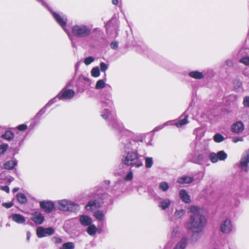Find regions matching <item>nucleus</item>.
I'll list each match as a JSON object with an SVG mask.
<instances>
[{
	"mask_svg": "<svg viewBox=\"0 0 249 249\" xmlns=\"http://www.w3.org/2000/svg\"><path fill=\"white\" fill-rule=\"evenodd\" d=\"M179 230L178 228H175L173 230L172 233V237H176V235L178 233Z\"/></svg>",
	"mask_w": 249,
	"mask_h": 249,
	"instance_id": "48",
	"label": "nucleus"
},
{
	"mask_svg": "<svg viewBox=\"0 0 249 249\" xmlns=\"http://www.w3.org/2000/svg\"><path fill=\"white\" fill-rule=\"evenodd\" d=\"M8 145L7 143H3L0 145V155L3 154L7 150Z\"/></svg>",
	"mask_w": 249,
	"mask_h": 249,
	"instance_id": "36",
	"label": "nucleus"
},
{
	"mask_svg": "<svg viewBox=\"0 0 249 249\" xmlns=\"http://www.w3.org/2000/svg\"><path fill=\"white\" fill-rule=\"evenodd\" d=\"M112 3L114 5H117L118 3V0H112Z\"/></svg>",
	"mask_w": 249,
	"mask_h": 249,
	"instance_id": "54",
	"label": "nucleus"
},
{
	"mask_svg": "<svg viewBox=\"0 0 249 249\" xmlns=\"http://www.w3.org/2000/svg\"><path fill=\"white\" fill-rule=\"evenodd\" d=\"M209 159L213 163L216 162L218 160L217 154L214 153H212L210 154Z\"/></svg>",
	"mask_w": 249,
	"mask_h": 249,
	"instance_id": "35",
	"label": "nucleus"
},
{
	"mask_svg": "<svg viewBox=\"0 0 249 249\" xmlns=\"http://www.w3.org/2000/svg\"><path fill=\"white\" fill-rule=\"evenodd\" d=\"M75 95V92L72 89H63L57 95L59 99L68 100L72 98Z\"/></svg>",
	"mask_w": 249,
	"mask_h": 249,
	"instance_id": "6",
	"label": "nucleus"
},
{
	"mask_svg": "<svg viewBox=\"0 0 249 249\" xmlns=\"http://www.w3.org/2000/svg\"><path fill=\"white\" fill-rule=\"evenodd\" d=\"M17 128L19 131H24L27 129V126L26 124H22L19 125L17 127Z\"/></svg>",
	"mask_w": 249,
	"mask_h": 249,
	"instance_id": "42",
	"label": "nucleus"
},
{
	"mask_svg": "<svg viewBox=\"0 0 249 249\" xmlns=\"http://www.w3.org/2000/svg\"><path fill=\"white\" fill-rule=\"evenodd\" d=\"M105 87V83L103 80H98L95 85V88L96 89H101Z\"/></svg>",
	"mask_w": 249,
	"mask_h": 249,
	"instance_id": "32",
	"label": "nucleus"
},
{
	"mask_svg": "<svg viewBox=\"0 0 249 249\" xmlns=\"http://www.w3.org/2000/svg\"><path fill=\"white\" fill-rule=\"evenodd\" d=\"M239 62L246 65V66H249V57H244L239 60Z\"/></svg>",
	"mask_w": 249,
	"mask_h": 249,
	"instance_id": "38",
	"label": "nucleus"
},
{
	"mask_svg": "<svg viewBox=\"0 0 249 249\" xmlns=\"http://www.w3.org/2000/svg\"><path fill=\"white\" fill-rule=\"evenodd\" d=\"M171 202L168 199H161L159 207L162 210H165L170 205Z\"/></svg>",
	"mask_w": 249,
	"mask_h": 249,
	"instance_id": "21",
	"label": "nucleus"
},
{
	"mask_svg": "<svg viewBox=\"0 0 249 249\" xmlns=\"http://www.w3.org/2000/svg\"><path fill=\"white\" fill-rule=\"evenodd\" d=\"M138 189H137V191L140 192V191H145V188H143V187H142V188H137Z\"/></svg>",
	"mask_w": 249,
	"mask_h": 249,
	"instance_id": "53",
	"label": "nucleus"
},
{
	"mask_svg": "<svg viewBox=\"0 0 249 249\" xmlns=\"http://www.w3.org/2000/svg\"><path fill=\"white\" fill-rule=\"evenodd\" d=\"M218 160H224L227 158V154L224 151H220L216 154Z\"/></svg>",
	"mask_w": 249,
	"mask_h": 249,
	"instance_id": "28",
	"label": "nucleus"
},
{
	"mask_svg": "<svg viewBox=\"0 0 249 249\" xmlns=\"http://www.w3.org/2000/svg\"><path fill=\"white\" fill-rule=\"evenodd\" d=\"M80 221L82 225L86 226L89 225L91 223V218L87 215L81 216Z\"/></svg>",
	"mask_w": 249,
	"mask_h": 249,
	"instance_id": "17",
	"label": "nucleus"
},
{
	"mask_svg": "<svg viewBox=\"0 0 249 249\" xmlns=\"http://www.w3.org/2000/svg\"><path fill=\"white\" fill-rule=\"evenodd\" d=\"M232 229V226L230 219H226L221 223L220 230L222 232L224 233H230Z\"/></svg>",
	"mask_w": 249,
	"mask_h": 249,
	"instance_id": "10",
	"label": "nucleus"
},
{
	"mask_svg": "<svg viewBox=\"0 0 249 249\" xmlns=\"http://www.w3.org/2000/svg\"><path fill=\"white\" fill-rule=\"evenodd\" d=\"M30 235H31L30 232H28L27 234V239L28 240H29L30 237Z\"/></svg>",
	"mask_w": 249,
	"mask_h": 249,
	"instance_id": "58",
	"label": "nucleus"
},
{
	"mask_svg": "<svg viewBox=\"0 0 249 249\" xmlns=\"http://www.w3.org/2000/svg\"><path fill=\"white\" fill-rule=\"evenodd\" d=\"M133 178V175L131 172H129L125 177V179L128 180H131Z\"/></svg>",
	"mask_w": 249,
	"mask_h": 249,
	"instance_id": "46",
	"label": "nucleus"
},
{
	"mask_svg": "<svg viewBox=\"0 0 249 249\" xmlns=\"http://www.w3.org/2000/svg\"><path fill=\"white\" fill-rule=\"evenodd\" d=\"M32 220L36 224L41 225L44 221V216L39 212H35L32 214Z\"/></svg>",
	"mask_w": 249,
	"mask_h": 249,
	"instance_id": "11",
	"label": "nucleus"
},
{
	"mask_svg": "<svg viewBox=\"0 0 249 249\" xmlns=\"http://www.w3.org/2000/svg\"><path fill=\"white\" fill-rule=\"evenodd\" d=\"M235 88H239L242 86V83L239 80H236L233 83Z\"/></svg>",
	"mask_w": 249,
	"mask_h": 249,
	"instance_id": "44",
	"label": "nucleus"
},
{
	"mask_svg": "<svg viewBox=\"0 0 249 249\" xmlns=\"http://www.w3.org/2000/svg\"><path fill=\"white\" fill-rule=\"evenodd\" d=\"M94 216L97 219L100 221H102L104 219V215L102 211H97L94 213Z\"/></svg>",
	"mask_w": 249,
	"mask_h": 249,
	"instance_id": "27",
	"label": "nucleus"
},
{
	"mask_svg": "<svg viewBox=\"0 0 249 249\" xmlns=\"http://www.w3.org/2000/svg\"><path fill=\"white\" fill-rule=\"evenodd\" d=\"M213 139L216 142H220L224 140V137L221 134L217 133L214 135Z\"/></svg>",
	"mask_w": 249,
	"mask_h": 249,
	"instance_id": "26",
	"label": "nucleus"
},
{
	"mask_svg": "<svg viewBox=\"0 0 249 249\" xmlns=\"http://www.w3.org/2000/svg\"><path fill=\"white\" fill-rule=\"evenodd\" d=\"M74 248V244L72 242H67L63 244L59 249H73Z\"/></svg>",
	"mask_w": 249,
	"mask_h": 249,
	"instance_id": "25",
	"label": "nucleus"
},
{
	"mask_svg": "<svg viewBox=\"0 0 249 249\" xmlns=\"http://www.w3.org/2000/svg\"><path fill=\"white\" fill-rule=\"evenodd\" d=\"M187 239L185 237L182 238L180 241L178 243L173 249H184L186 246Z\"/></svg>",
	"mask_w": 249,
	"mask_h": 249,
	"instance_id": "20",
	"label": "nucleus"
},
{
	"mask_svg": "<svg viewBox=\"0 0 249 249\" xmlns=\"http://www.w3.org/2000/svg\"><path fill=\"white\" fill-rule=\"evenodd\" d=\"M54 203L51 201H42L40 202V207L46 213H50L55 208Z\"/></svg>",
	"mask_w": 249,
	"mask_h": 249,
	"instance_id": "8",
	"label": "nucleus"
},
{
	"mask_svg": "<svg viewBox=\"0 0 249 249\" xmlns=\"http://www.w3.org/2000/svg\"><path fill=\"white\" fill-rule=\"evenodd\" d=\"M153 163L152 158L146 157L145 158V167L146 168H150Z\"/></svg>",
	"mask_w": 249,
	"mask_h": 249,
	"instance_id": "34",
	"label": "nucleus"
},
{
	"mask_svg": "<svg viewBox=\"0 0 249 249\" xmlns=\"http://www.w3.org/2000/svg\"><path fill=\"white\" fill-rule=\"evenodd\" d=\"M197 159L200 160H202L203 159V155L202 154L198 155Z\"/></svg>",
	"mask_w": 249,
	"mask_h": 249,
	"instance_id": "55",
	"label": "nucleus"
},
{
	"mask_svg": "<svg viewBox=\"0 0 249 249\" xmlns=\"http://www.w3.org/2000/svg\"><path fill=\"white\" fill-rule=\"evenodd\" d=\"M52 15L56 22L64 28L67 24V19H65L58 14L55 12L52 13Z\"/></svg>",
	"mask_w": 249,
	"mask_h": 249,
	"instance_id": "12",
	"label": "nucleus"
},
{
	"mask_svg": "<svg viewBox=\"0 0 249 249\" xmlns=\"http://www.w3.org/2000/svg\"><path fill=\"white\" fill-rule=\"evenodd\" d=\"M100 70L105 72L107 69V65L104 62H101L100 64Z\"/></svg>",
	"mask_w": 249,
	"mask_h": 249,
	"instance_id": "39",
	"label": "nucleus"
},
{
	"mask_svg": "<svg viewBox=\"0 0 249 249\" xmlns=\"http://www.w3.org/2000/svg\"><path fill=\"white\" fill-rule=\"evenodd\" d=\"M18 191V188H14L13 189V192L15 193Z\"/></svg>",
	"mask_w": 249,
	"mask_h": 249,
	"instance_id": "60",
	"label": "nucleus"
},
{
	"mask_svg": "<svg viewBox=\"0 0 249 249\" xmlns=\"http://www.w3.org/2000/svg\"><path fill=\"white\" fill-rule=\"evenodd\" d=\"M194 180L193 177L189 176H183L178 178V182L181 184L190 183L192 182Z\"/></svg>",
	"mask_w": 249,
	"mask_h": 249,
	"instance_id": "13",
	"label": "nucleus"
},
{
	"mask_svg": "<svg viewBox=\"0 0 249 249\" xmlns=\"http://www.w3.org/2000/svg\"><path fill=\"white\" fill-rule=\"evenodd\" d=\"M182 117L184 118L178 120L176 123L175 125L178 127H180L188 123V115L187 114L184 113L180 117V118Z\"/></svg>",
	"mask_w": 249,
	"mask_h": 249,
	"instance_id": "15",
	"label": "nucleus"
},
{
	"mask_svg": "<svg viewBox=\"0 0 249 249\" xmlns=\"http://www.w3.org/2000/svg\"><path fill=\"white\" fill-rule=\"evenodd\" d=\"M17 197L18 201L20 203H25L27 202V198L24 194L18 193L17 195Z\"/></svg>",
	"mask_w": 249,
	"mask_h": 249,
	"instance_id": "24",
	"label": "nucleus"
},
{
	"mask_svg": "<svg viewBox=\"0 0 249 249\" xmlns=\"http://www.w3.org/2000/svg\"><path fill=\"white\" fill-rule=\"evenodd\" d=\"M172 246V244H170V242H169L168 243H167L166 246H165V248H170Z\"/></svg>",
	"mask_w": 249,
	"mask_h": 249,
	"instance_id": "57",
	"label": "nucleus"
},
{
	"mask_svg": "<svg viewBox=\"0 0 249 249\" xmlns=\"http://www.w3.org/2000/svg\"><path fill=\"white\" fill-rule=\"evenodd\" d=\"M17 162L15 160H9L4 163V166L5 169L7 170H11L17 165Z\"/></svg>",
	"mask_w": 249,
	"mask_h": 249,
	"instance_id": "23",
	"label": "nucleus"
},
{
	"mask_svg": "<svg viewBox=\"0 0 249 249\" xmlns=\"http://www.w3.org/2000/svg\"><path fill=\"white\" fill-rule=\"evenodd\" d=\"M243 141V138L241 137H239L238 138L234 139L233 140V142L234 143H236L239 141Z\"/></svg>",
	"mask_w": 249,
	"mask_h": 249,
	"instance_id": "51",
	"label": "nucleus"
},
{
	"mask_svg": "<svg viewBox=\"0 0 249 249\" xmlns=\"http://www.w3.org/2000/svg\"><path fill=\"white\" fill-rule=\"evenodd\" d=\"M110 47L114 50L117 49L118 47V43L117 41H113L110 44Z\"/></svg>",
	"mask_w": 249,
	"mask_h": 249,
	"instance_id": "43",
	"label": "nucleus"
},
{
	"mask_svg": "<svg viewBox=\"0 0 249 249\" xmlns=\"http://www.w3.org/2000/svg\"><path fill=\"white\" fill-rule=\"evenodd\" d=\"M13 220L18 223V224H22L24 223L26 220L24 216L19 214H15L12 216Z\"/></svg>",
	"mask_w": 249,
	"mask_h": 249,
	"instance_id": "18",
	"label": "nucleus"
},
{
	"mask_svg": "<svg viewBox=\"0 0 249 249\" xmlns=\"http://www.w3.org/2000/svg\"><path fill=\"white\" fill-rule=\"evenodd\" d=\"M87 229V232L90 235H94L96 232L97 229L94 225H89Z\"/></svg>",
	"mask_w": 249,
	"mask_h": 249,
	"instance_id": "29",
	"label": "nucleus"
},
{
	"mask_svg": "<svg viewBox=\"0 0 249 249\" xmlns=\"http://www.w3.org/2000/svg\"><path fill=\"white\" fill-rule=\"evenodd\" d=\"M100 206V203L96 200L90 201L86 206V209L88 210H93L99 208Z\"/></svg>",
	"mask_w": 249,
	"mask_h": 249,
	"instance_id": "16",
	"label": "nucleus"
},
{
	"mask_svg": "<svg viewBox=\"0 0 249 249\" xmlns=\"http://www.w3.org/2000/svg\"><path fill=\"white\" fill-rule=\"evenodd\" d=\"M71 33L75 36L78 37H84L90 35L91 34V30L86 25H76L72 27Z\"/></svg>",
	"mask_w": 249,
	"mask_h": 249,
	"instance_id": "3",
	"label": "nucleus"
},
{
	"mask_svg": "<svg viewBox=\"0 0 249 249\" xmlns=\"http://www.w3.org/2000/svg\"><path fill=\"white\" fill-rule=\"evenodd\" d=\"M249 163V150L246 152L245 154H244L240 160V167L242 170H244L247 172L249 170L248 169V163Z\"/></svg>",
	"mask_w": 249,
	"mask_h": 249,
	"instance_id": "7",
	"label": "nucleus"
},
{
	"mask_svg": "<svg viewBox=\"0 0 249 249\" xmlns=\"http://www.w3.org/2000/svg\"><path fill=\"white\" fill-rule=\"evenodd\" d=\"M94 60V58L92 56H89L86 57L84 61V63L86 65H89Z\"/></svg>",
	"mask_w": 249,
	"mask_h": 249,
	"instance_id": "37",
	"label": "nucleus"
},
{
	"mask_svg": "<svg viewBox=\"0 0 249 249\" xmlns=\"http://www.w3.org/2000/svg\"><path fill=\"white\" fill-rule=\"evenodd\" d=\"M180 197L185 203H189L191 202L190 196L185 190H181L179 192Z\"/></svg>",
	"mask_w": 249,
	"mask_h": 249,
	"instance_id": "14",
	"label": "nucleus"
},
{
	"mask_svg": "<svg viewBox=\"0 0 249 249\" xmlns=\"http://www.w3.org/2000/svg\"><path fill=\"white\" fill-rule=\"evenodd\" d=\"M226 64L228 67H231L233 65V62L232 60L228 59L226 61Z\"/></svg>",
	"mask_w": 249,
	"mask_h": 249,
	"instance_id": "49",
	"label": "nucleus"
},
{
	"mask_svg": "<svg viewBox=\"0 0 249 249\" xmlns=\"http://www.w3.org/2000/svg\"><path fill=\"white\" fill-rule=\"evenodd\" d=\"M206 220L202 214H192L187 224L188 229L193 231L192 238L196 241L201 236Z\"/></svg>",
	"mask_w": 249,
	"mask_h": 249,
	"instance_id": "1",
	"label": "nucleus"
},
{
	"mask_svg": "<svg viewBox=\"0 0 249 249\" xmlns=\"http://www.w3.org/2000/svg\"><path fill=\"white\" fill-rule=\"evenodd\" d=\"M2 206L6 208H10L13 206V203L12 202H8V203H3L2 204Z\"/></svg>",
	"mask_w": 249,
	"mask_h": 249,
	"instance_id": "45",
	"label": "nucleus"
},
{
	"mask_svg": "<svg viewBox=\"0 0 249 249\" xmlns=\"http://www.w3.org/2000/svg\"><path fill=\"white\" fill-rule=\"evenodd\" d=\"M58 204L59 209L63 211L74 212L79 209V206L77 204L66 199L58 201Z\"/></svg>",
	"mask_w": 249,
	"mask_h": 249,
	"instance_id": "4",
	"label": "nucleus"
},
{
	"mask_svg": "<svg viewBox=\"0 0 249 249\" xmlns=\"http://www.w3.org/2000/svg\"><path fill=\"white\" fill-rule=\"evenodd\" d=\"M243 105L245 107H249V96H246L243 100Z\"/></svg>",
	"mask_w": 249,
	"mask_h": 249,
	"instance_id": "40",
	"label": "nucleus"
},
{
	"mask_svg": "<svg viewBox=\"0 0 249 249\" xmlns=\"http://www.w3.org/2000/svg\"><path fill=\"white\" fill-rule=\"evenodd\" d=\"M14 134L13 132L10 130H7L5 132L4 134L1 136V138L3 139L10 141L13 139Z\"/></svg>",
	"mask_w": 249,
	"mask_h": 249,
	"instance_id": "22",
	"label": "nucleus"
},
{
	"mask_svg": "<svg viewBox=\"0 0 249 249\" xmlns=\"http://www.w3.org/2000/svg\"><path fill=\"white\" fill-rule=\"evenodd\" d=\"M189 210L190 212H191L193 213V214H200L199 213V208L197 206H191L190 207Z\"/></svg>",
	"mask_w": 249,
	"mask_h": 249,
	"instance_id": "33",
	"label": "nucleus"
},
{
	"mask_svg": "<svg viewBox=\"0 0 249 249\" xmlns=\"http://www.w3.org/2000/svg\"><path fill=\"white\" fill-rule=\"evenodd\" d=\"M159 187H169L168 184L166 182H162L160 184Z\"/></svg>",
	"mask_w": 249,
	"mask_h": 249,
	"instance_id": "50",
	"label": "nucleus"
},
{
	"mask_svg": "<svg viewBox=\"0 0 249 249\" xmlns=\"http://www.w3.org/2000/svg\"><path fill=\"white\" fill-rule=\"evenodd\" d=\"M54 233V230L53 228H43L39 227L36 229V235L39 238H42L47 235H51Z\"/></svg>",
	"mask_w": 249,
	"mask_h": 249,
	"instance_id": "5",
	"label": "nucleus"
},
{
	"mask_svg": "<svg viewBox=\"0 0 249 249\" xmlns=\"http://www.w3.org/2000/svg\"><path fill=\"white\" fill-rule=\"evenodd\" d=\"M169 188H159V189L160 191L162 192H166L167 191Z\"/></svg>",
	"mask_w": 249,
	"mask_h": 249,
	"instance_id": "52",
	"label": "nucleus"
},
{
	"mask_svg": "<svg viewBox=\"0 0 249 249\" xmlns=\"http://www.w3.org/2000/svg\"><path fill=\"white\" fill-rule=\"evenodd\" d=\"M53 242L56 244H59L62 242V239L58 237H53Z\"/></svg>",
	"mask_w": 249,
	"mask_h": 249,
	"instance_id": "47",
	"label": "nucleus"
},
{
	"mask_svg": "<svg viewBox=\"0 0 249 249\" xmlns=\"http://www.w3.org/2000/svg\"><path fill=\"white\" fill-rule=\"evenodd\" d=\"M1 189L7 193L9 192V188H1Z\"/></svg>",
	"mask_w": 249,
	"mask_h": 249,
	"instance_id": "56",
	"label": "nucleus"
},
{
	"mask_svg": "<svg viewBox=\"0 0 249 249\" xmlns=\"http://www.w3.org/2000/svg\"><path fill=\"white\" fill-rule=\"evenodd\" d=\"M185 214V211L184 210H176L175 215L178 218H180Z\"/></svg>",
	"mask_w": 249,
	"mask_h": 249,
	"instance_id": "31",
	"label": "nucleus"
},
{
	"mask_svg": "<svg viewBox=\"0 0 249 249\" xmlns=\"http://www.w3.org/2000/svg\"><path fill=\"white\" fill-rule=\"evenodd\" d=\"M91 75L94 77H97L100 75V72L98 67L93 68L91 71Z\"/></svg>",
	"mask_w": 249,
	"mask_h": 249,
	"instance_id": "30",
	"label": "nucleus"
},
{
	"mask_svg": "<svg viewBox=\"0 0 249 249\" xmlns=\"http://www.w3.org/2000/svg\"><path fill=\"white\" fill-rule=\"evenodd\" d=\"M102 116L105 119H107V118H108L107 116V115H105V114L102 115Z\"/></svg>",
	"mask_w": 249,
	"mask_h": 249,
	"instance_id": "59",
	"label": "nucleus"
},
{
	"mask_svg": "<svg viewBox=\"0 0 249 249\" xmlns=\"http://www.w3.org/2000/svg\"><path fill=\"white\" fill-rule=\"evenodd\" d=\"M189 75L194 79H201L204 77L202 72L198 71H192L189 73Z\"/></svg>",
	"mask_w": 249,
	"mask_h": 249,
	"instance_id": "19",
	"label": "nucleus"
},
{
	"mask_svg": "<svg viewBox=\"0 0 249 249\" xmlns=\"http://www.w3.org/2000/svg\"><path fill=\"white\" fill-rule=\"evenodd\" d=\"M148 192L149 194V195L155 199L158 198L159 196L154 192H153L151 189L148 190Z\"/></svg>",
	"mask_w": 249,
	"mask_h": 249,
	"instance_id": "41",
	"label": "nucleus"
},
{
	"mask_svg": "<svg viewBox=\"0 0 249 249\" xmlns=\"http://www.w3.org/2000/svg\"><path fill=\"white\" fill-rule=\"evenodd\" d=\"M141 156L137 151L128 152L126 156L122 160V163L126 166H135L137 168L143 165L142 161L140 159Z\"/></svg>",
	"mask_w": 249,
	"mask_h": 249,
	"instance_id": "2",
	"label": "nucleus"
},
{
	"mask_svg": "<svg viewBox=\"0 0 249 249\" xmlns=\"http://www.w3.org/2000/svg\"><path fill=\"white\" fill-rule=\"evenodd\" d=\"M245 129L243 123L240 121L234 123L231 126V131L236 134L242 133Z\"/></svg>",
	"mask_w": 249,
	"mask_h": 249,
	"instance_id": "9",
	"label": "nucleus"
}]
</instances>
